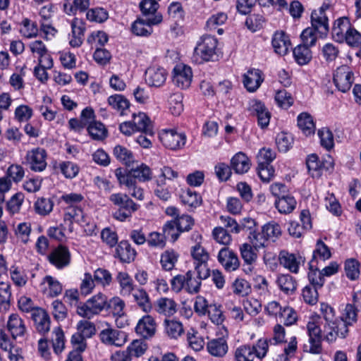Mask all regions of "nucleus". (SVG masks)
<instances>
[{"instance_id": "nucleus-41", "label": "nucleus", "mask_w": 361, "mask_h": 361, "mask_svg": "<svg viewBox=\"0 0 361 361\" xmlns=\"http://www.w3.org/2000/svg\"><path fill=\"white\" fill-rule=\"evenodd\" d=\"M206 314L211 322L216 325H221L225 320V316L221 310V305L216 303L209 304Z\"/></svg>"}, {"instance_id": "nucleus-9", "label": "nucleus", "mask_w": 361, "mask_h": 361, "mask_svg": "<svg viewBox=\"0 0 361 361\" xmlns=\"http://www.w3.org/2000/svg\"><path fill=\"white\" fill-rule=\"evenodd\" d=\"M49 262L56 268L61 269L71 263V253L67 247L59 245L49 255Z\"/></svg>"}, {"instance_id": "nucleus-59", "label": "nucleus", "mask_w": 361, "mask_h": 361, "mask_svg": "<svg viewBox=\"0 0 361 361\" xmlns=\"http://www.w3.org/2000/svg\"><path fill=\"white\" fill-rule=\"evenodd\" d=\"M23 27L20 28V32L27 38H32L37 35L38 28L37 25L35 22H31L30 20L25 18L22 22Z\"/></svg>"}, {"instance_id": "nucleus-21", "label": "nucleus", "mask_w": 361, "mask_h": 361, "mask_svg": "<svg viewBox=\"0 0 361 361\" xmlns=\"http://www.w3.org/2000/svg\"><path fill=\"white\" fill-rule=\"evenodd\" d=\"M136 131H140L142 133L153 137V127L149 117L142 112L137 114H134L132 121Z\"/></svg>"}, {"instance_id": "nucleus-38", "label": "nucleus", "mask_w": 361, "mask_h": 361, "mask_svg": "<svg viewBox=\"0 0 361 361\" xmlns=\"http://www.w3.org/2000/svg\"><path fill=\"white\" fill-rule=\"evenodd\" d=\"M298 126L306 135L313 134L315 125L312 117L307 113H302L298 116Z\"/></svg>"}, {"instance_id": "nucleus-14", "label": "nucleus", "mask_w": 361, "mask_h": 361, "mask_svg": "<svg viewBox=\"0 0 361 361\" xmlns=\"http://www.w3.org/2000/svg\"><path fill=\"white\" fill-rule=\"evenodd\" d=\"M121 175L127 176L128 179H132V181L138 180L140 182L149 181L152 178V173L150 168L145 164H142L136 168L130 170H126L121 168Z\"/></svg>"}, {"instance_id": "nucleus-22", "label": "nucleus", "mask_w": 361, "mask_h": 361, "mask_svg": "<svg viewBox=\"0 0 361 361\" xmlns=\"http://www.w3.org/2000/svg\"><path fill=\"white\" fill-rule=\"evenodd\" d=\"M72 38L69 44L72 47H79L83 42L85 27L80 19L75 18L71 22Z\"/></svg>"}, {"instance_id": "nucleus-10", "label": "nucleus", "mask_w": 361, "mask_h": 361, "mask_svg": "<svg viewBox=\"0 0 361 361\" xmlns=\"http://www.w3.org/2000/svg\"><path fill=\"white\" fill-rule=\"evenodd\" d=\"M167 71L160 66H149L145 71V81L150 87H160L166 80Z\"/></svg>"}, {"instance_id": "nucleus-28", "label": "nucleus", "mask_w": 361, "mask_h": 361, "mask_svg": "<svg viewBox=\"0 0 361 361\" xmlns=\"http://www.w3.org/2000/svg\"><path fill=\"white\" fill-rule=\"evenodd\" d=\"M328 18L326 13H318L313 11L311 14L312 27L322 35H326L329 32Z\"/></svg>"}, {"instance_id": "nucleus-36", "label": "nucleus", "mask_w": 361, "mask_h": 361, "mask_svg": "<svg viewBox=\"0 0 361 361\" xmlns=\"http://www.w3.org/2000/svg\"><path fill=\"white\" fill-rule=\"evenodd\" d=\"M90 6V0H73V3L68 1L64 3L63 9L65 13L69 16H75L77 12L83 13Z\"/></svg>"}, {"instance_id": "nucleus-15", "label": "nucleus", "mask_w": 361, "mask_h": 361, "mask_svg": "<svg viewBox=\"0 0 361 361\" xmlns=\"http://www.w3.org/2000/svg\"><path fill=\"white\" fill-rule=\"evenodd\" d=\"M218 261L228 271L236 270L240 265L237 255L227 247L219 250Z\"/></svg>"}, {"instance_id": "nucleus-26", "label": "nucleus", "mask_w": 361, "mask_h": 361, "mask_svg": "<svg viewBox=\"0 0 361 361\" xmlns=\"http://www.w3.org/2000/svg\"><path fill=\"white\" fill-rule=\"evenodd\" d=\"M154 308L159 314L171 317L177 312V304L171 298H161L156 301Z\"/></svg>"}, {"instance_id": "nucleus-51", "label": "nucleus", "mask_w": 361, "mask_h": 361, "mask_svg": "<svg viewBox=\"0 0 361 361\" xmlns=\"http://www.w3.org/2000/svg\"><path fill=\"white\" fill-rule=\"evenodd\" d=\"M318 136L320 138L321 145L326 150L330 151L334 147V135L329 128H323L319 130Z\"/></svg>"}, {"instance_id": "nucleus-2", "label": "nucleus", "mask_w": 361, "mask_h": 361, "mask_svg": "<svg viewBox=\"0 0 361 361\" xmlns=\"http://www.w3.org/2000/svg\"><path fill=\"white\" fill-rule=\"evenodd\" d=\"M109 200L114 205L119 207L118 209L114 213V217L120 221H124L130 218L132 214L139 208V205L126 194L114 193L110 195Z\"/></svg>"}, {"instance_id": "nucleus-5", "label": "nucleus", "mask_w": 361, "mask_h": 361, "mask_svg": "<svg viewBox=\"0 0 361 361\" xmlns=\"http://www.w3.org/2000/svg\"><path fill=\"white\" fill-rule=\"evenodd\" d=\"M161 14H157L154 17L145 19L137 18L131 25L132 32L141 37H148L152 32V26L159 25L162 22Z\"/></svg>"}, {"instance_id": "nucleus-18", "label": "nucleus", "mask_w": 361, "mask_h": 361, "mask_svg": "<svg viewBox=\"0 0 361 361\" xmlns=\"http://www.w3.org/2000/svg\"><path fill=\"white\" fill-rule=\"evenodd\" d=\"M31 318L34 322L36 330L42 334L47 333L50 329V317L47 312L42 308L35 309Z\"/></svg>"}, {"instance_id": "nucleus-49", "label": "nucleus", "mask_w": 361, "mask_h": 361, "mask_svg": "<svg viewBox=\"0 0 361 361\" xmlns=\"http://www.w3.org/2000/svg\"><path fill=\"white\" fill-rule=\"evenodd\" d=\"M52 345L54 351L59 354L64 348V334L60 327L55 328L52 332Z\"/></svg>"}, {"instance_id": "nucleus-33", "label": "nucleus", "mask_w": 361, "mask_h": 361, "mask_svg": "<svg viewBox=\"0 0 361 361\" xmlns=\"http://www.w3.org/2000/svg\"><path fill=\"white\" fill-rule=\"evenodd\" d=\"M296 200L294 197L286 195L275 201V207L281 214H290L296 207Z\"/></svg>"}, {"instance_id": "nucleus-1", "label": "nucleus", "mask_w": 361, "mask_h": 361, "mask_svg": "<svg viewBox=\"0 0 361 361\" xmlns=\"http://www.w3.org/2000/svg\"><path fill=\"white\" fill-rule=\"evenodd\" d=\"M320 311L324 322L322 321L326 341L332 343L338 337L344 338L348 333V326L357 321V309L353 305L348 304L345 308L344 317H336L333 307L326 303H322Z\"/></svg>"}, {"instance_id": "nucleus-8", "label": "nucleus", "mask_w": 361, "mask_h": 361, "mask_svg": "<svg viewBox=\"0 0 361 361\" xmlns=\"http://www.w3.org/2000/svg\"><path fill=\"white\" fill-rule=\"evenodd\" d=\"M192 78V72L190 66L180 63L173 69L172 81L173 84L181 89H186L190 86Z\"/></svg>"}, {"instance_id": "nucleus-42", "label": "nucleus", "mask_w": 361, "mask_h": 361, "mask_svg": "<svg viewBox=\"0 0 361 361\" xmlns=\"http://www.w3.org/2000/svg\"><path fill=\"white\" fill-rule=\"evenodd\" d=\"M164 324L165 331L171 338L177 339L184 333L182 324L178 321L165 319Z\"/></svg>"}, {"instance_id": "nucleus-23", "label": "nucleus", "mask_w": 361, "mask_h": 361, "mask_svg": "<svg viewBox=\"0 0 361 361\" xmlns=\"http://www.w3.org/2000/svg\"><path fill=\"white\" fill-rule=\"evenodd\" d=\"M350 26V23L348 18L343 17L337 19L334 22L332 27L331 35L333 39L340 43L343 42L345 36L348 30H349Z\"/></svg>"}, {"instance_id": "nucleus-19", "label": "nucleus", "mask_w": 361, "mask_h": 361, "mask_svg": "<svg viewBox=\"0 0 361 361\" xmlns=\"http://www.w3.org/2000/svg\"><path fill=\"white\" fill-rule=\"evenodd\" d=\"M271 44L274 51L281 56L286 55L288 52L291 45L288 35L283 31L275 32L272 38Z\"/></svg>"}, {"instance_id": "nucleus-24", "label": "nucleus", "mask_w": 361, "mask_h": 361, "mask_svg": "<svg viewBox=\"0 0 361 361\" xmlns=\"http://www.w3.org/2000/svg\"><path fill=\"white\" fill-rule=\"evenodd\" d=\"M252 111L257 118L258 125L262 128L267 127L270 121L271 114L265 105L260 101H255L252 105Z\"/></svg>"}, {"instance_id": "nucleus-55", "label": "nucleus", "mask_w": 361, "mask_h": 361, "mask_svg": "<svg viewBox=\"0 0 361 361\" xmlns=\"http://www.w3.org/2000/svg\"><path fill=\"white\" fill-rule=\"evenodd\" d=\"M181 199L185 204H188L192 207H197L202 202L201 196L190 189L187 190L181 195Z\"/></svg>"}, {"instance_id": "nucleus-6", "label": "nucleus", "mask_w": 361, "mask_h": 361, "mask_svg": "<svg viewBox=\"0 0 361 361\" xmlns=\"http://www.w3.org/2000/svg\"><path fill=\"white\" fill-rule=\"evenodd\" d=\"M159 139L164 146L172 150H178L184 147L186 142L185 133H178L175 130H163Z\"/></svg>"}, {"instance_id": "nucleus-43", "label": "nucleus", "mask_w": 361, "mask_h": 361, "mask_svg": "<svg viewBox=\"0 0 361 361\" xmlns=\"http://www.w3.org/2000/svg\"><path fill=\"white\" fill-rule=\"evenodd\" d=\"M159 4L155 0H142L140 3V8L142 15L147 18L154 17L157 14H161L157 12Z\"/></svg>"}, {"instance_id": "nucleus-62", "label": "nucleus", "mask_w": 361, "mask_h": 361, "mask_svg": "<svg viewBox=\"0 0 361 361\" xmlns=\"http://www.w3.org/2000/svg\"><path fill=\"white\" fill-rule=\"evenodd\" d=\"M191 255L195 262V264L207 263L209 259V254L200 243H197L192 247Z\"/></svg>"}, {"instance_id": "nucleus-50", "label": "nucleus", "mask_w": 361, "mask_h": 361, "mask_svg": "<svg viewBox=\"0 0 361 361\" xmlns=\"http://www.w3.org/2000/svg\"><path fill=\"white\" fill-rule=\"evenodd\" d=\"M278 319L286 326H290L297 321V313L288 306L283 307Z\"/></svg>"}, {"instance_id": "nucleus-56", "label": "nucleus", "mask_w": 361, "mask_h": 361, "mask_svg": "<svg viewBox=\"0 0 361 361\" xmlns=\"http://www.w3.org/2000/svg\"><path fill=\"white\" fill-rule=\"evenodd\" d=\"M264 18L259 14L250 15L245 20L246 27L252 32L262 28L264 23Z\"/></svg>"}, {"instance_id": "nucleus-44", "label": "nucleus", "mask_w": 361, "mask_h": 361, "mask_svg": "<svg viewBox=\"0 0 361 361\" xmlns=\"http://www.w3.org/2000/svg\"><path fill=\"white\" fill-rule=\"evenodd\" d=\"M108 103L113 109L121 111V114L130 106V102L123 95L117 94L110 96Z\"/></svg>"}, {"instance_id": "nucleus-3", "label": "nucleus", "mask_w": 361, "mask_h": 361, "mask_svg": "<svg viewBox=\"0 0 361 361\" xmlns=\"http://www.w3.org/2000/svg\"><path fill=\"white\" fill-rule=\"evenodd\" d=\"M106 304V295L99 293L87 300L86 302L78 305L77 312L81 317L90 319L105 310Z\"/></svg>"}, {"instance_id": "nucleus-20", "label": "nucleus", "mask_w": 361, "mask_h": 361, "mask_svg": "<svg viewBox=\"0 0 361 361\" xmlns=\"http://www.w3.org/2000/svg\"><path fill=\"white\" fill-rule=\"evenodd\" d=\"M115 176L120 185H126L130 194V195L139 200L144 199V190L142 188L138 187L135 181H132V179H128L127 176H122L121 175V168L115 170Z\"/></svg>"}, {"instance_id": "nucleus-63", "label": "nucleus", "mask_w": 361, "mask_h": 361, "mask_svg": "<svg viewBox=\"0 0 361 361\" xmlns=\"http://www.w3.org/2000/svg\"><path fill=\"white\" fill-rule=\"evenodd\" d=\"M275 100L279 106L283 109L289 108L293 103V98L291 94L284 89L280 90L276 92Z\"/></svg>"}, {"instance_id": "nucleus-30", "label": "nucleus", "mask_w": 361, "mask_h": 361, "mask_svg": "<svg viewBox=\"0 0 361 361\" xmlns=\"http://www.w3.org/2000/svg\"><path fill=\"white\" fill-rule=\"evenodd\" d=\"M276 283L279 289L286 295L294 293L297 288V282L290 274H279Z\"/></svg>"}, {"instance_id": "nucleus-52", "label": "nucleus", "mask_w": 361, "mask_h": 361, "mask_svg": "<svg viewBox=\"0 0 361 361\" xmlns=\"http://www.w3.org/2000/svg\"><path fill=\"white\" fill-rule=\"evenodd\" d=\"M108 12L103 8H94L87 11L86 18L90 21L103 23L108 19Z\"/></svg>"}, {"instance_id": "nucleus-27", "label": "nucleus", "mask_w": 361, "mask_h": 361, "mask_svg": "<svg viewBox=\"0 0 361 361\" xmlns=\"http://www.w3.org/2000/svg\"><path fill=\"white\" fill-rule=\"evenodd\" d=\"M120 286V293L123 296H129L135 289L133 279L127 272L119 271L116 277Z\"/></svg>"}, {"instance_id": "nucleus-61", "label": "nucleus", "mask_w": 361, "mask_h": 361, "mask_svg": "<svg viewBox=\"0 0 361 361\" xmlns=\"http://www.w3.org/2000/svg\"><path fill=\"white\" fill-rule=\"evenodd\" d=\"M10 276L14 284L18 287H23L27 283V275L18 267H11L10 269Z\"/></svg>"}, {"instance_id": "nucleus-25", "label": "nucleus", "mask_w": 361, "mask_h": 361, "mask_svg": "<svg viewBox=\"0 0 361 361\" xmlns=\"http://www.w3.org/2000/svg\"><path fill=\"white\" fill-rule=\"evenodd\" d=\"M262 81V73L258 69L250 70L244 75L243 84L249 92L256 91Z\"/></svg>"}, {"instance_id": "nucleus-60", "label": "nucleus", "mask_w": 361, "mask_h": 361, "mask_svg": "<svg viewBox=\"0 0 361 361\" xmlns=\"http://www.w3.org/2000/svg\"><path fill=\"white\" fill-rule=\"evenodd\" d=\"M53 202L49 198H39L35 203V209L40 215H47L53 209Z\"/></svg>"}, {"instance_id": "nucleus-17", "label": "nucleus", "mask_w": 361, "mask_h": 361, "mask_svg": "<svg viewBox=\"0 0 361 361\" xmlns=\"http://www.w3.org/2000/svg\"><path fill=\"white\" fill-rule=\"evenodd\" d=\"M6 327L13 339L24 336L27 332L25 322L17 314H11L8 317Z\"/></svg>"}, {"instance_id": "nucleus-16", "label": "nucleus", "mask_w": 361, "mask_h": 361, "mask_svg": "<svg viewBox=\"0 0 361 361\" xmlns=\"http://www.w3.org/2000/svg\"><path fill=\"white\" fill-rule=\"evenodd\" d=\"M136 255L137 252L130 243L121 240L116 247L114 257L119 259L122 263L130 264L135 260Z\"/></svg>"}, {"instance_id": "nucleus-48", "label": "nucleus", "mask_w": 361, "mask_h": 361, "mask_svg": "<svg viewBox=\"0 0 361 361\" xmlns=\"http://www.w3.org/2000/svg\"><path fill=\"white\" fill-rule=\"evenodd\" d=\"M252 245L245 243L240 247V251L244 262L248 264H252L257 259V255Z\"/></svg>"}, {"instance_id": "nucleus-13", "label": "nucleus", "mask_w": 361, "mask_h": 361, "mask_svg": "<svg viewBox=\"0 0 361 361\" xmlns=\"http://www.w3.org/2000/svg\"><path fill=\"white\" fill-rule=\"evenodd\" d=\"M46 157L45 149L37 147L27 152L26 159L32 171H42L47 166Z\"/></svg>"}, {"instance_id": "nucleus-57", "label": "nucleus", "mask_w": 361, "mask_h": 361, "mask_svg": "<svg viewBox=\"0 0 361 361\" xmlns=\"http://www.w3.org/2000/svg\"><path fill=\"white\" fill-rule=\"evenodd\" d=\"M163 233L166 239L170 238L173 242H175L181 233V232L178 230V226L174 220L167 221L163 227Z\"/></svg>"}, {"instance_id": "nucleus-7", "label": "nucleus", "mask_w": 361, "mask_h": 361, "mask_svg": "<svg viewBox=\"0 0 361 361\" xmlns=\"http://www.w3.org/2000/svg\"><path fill=\"white\" fill-rule=\"evenodd\" d=\"M333 80L339 91L346 92L350 89L353 82V73L349 66H341L336 68Z\"/></svg>"}, {"instance_id": "nucleus-64", "label": "nucleus", "mask_w": 361, "mask_h": 361, "mask_svg": "<svg viewBox=\"0 0 361 361\" xmlns=\"http://www.w3.org/2000/svg\"><path fill=\"white\" fill-rule=\"evenodd\" d=\"M255 356L250 345H243L238 348L235 353L236 361H252Z\"/></svg>"}, {"instance_id": "nucleus-39", "label": "nucleus", "mask_w": 361, "mask_h": 361, "mask_svg": "<svg viewBox=\"0 0 361 361\" xmlns=\"http://www.w3.org/2000/svg\"><path fill=\"white\" fill-rule=\"evenodd\" d=\"M178 254L173 250H167L161 255V264L166 271H171L173 269L178 259Z\"/></svg>"}, {"instance_id": "nucleus-29", "label": "nucleus", "mask_w": 361, "mask_h": 361, "mask_svg": "<svg viewBox=\"0 0 361 361\" xmlns=\"http://www.w3.org/2000/svg\"><path fill=\"white\" fill-rule=\"evenodd\" d=\"M231 167L236 173L243 174L250 169V162L245 154L238 152L232 157Z\"/></svg>"}, {"instance_id": "nucleus-45", "label": "nucleus", "mask_w": 361, "mask_h": 361, "mask_svg": "<svg viewBox=\"0 0 361 361\" xmlns=\"http://www.w3.org/2000/svg\"><path fill=\"white\" fill-rule=\"evenodd\" d=\"M262 232L267 240L273 242L281 235V226L274 222H269L262 227Z\"/></svg>"}, {"instance_id": "nucleus-40", "label": "nucleus", "mask_w": 361, "mask_h": 361, "mask_svg": "<svg viewBox=\"0 0 361 361\" xmlns=\"http://www.w3.org/2000/svg\"><path fill=\"white\" fill-rule=\"evenodd\" d=\"M113 153L118 160L126 166H130L134 162V156L132 152L123 146L116 145L114 148Z\"/></svg>"}, {"instance_id": "nucleus-11", "label": "nucleus", "mask_w": 361, "mask_h": 361, "mask_svg": "<svg viewBox=\"0 0 361 361\" xmlns=\"http://www.w3.org/2000/svg\"><path fill=\"white\" fill-rule=\"evenodd\" d=\"M99 338L102 343L115 346H122L127 341L126 332L111 328L102 330L99 334Z\"/></svg>"}, {"instance_id": "nucleus-46", "label": "nucleus", "mask_w": 361, "mask_h": 361, "mask_svg": "<svg viewBox=\"0 0 361 361\" xmlns=\"http://www.w3.org/2000/svg\"><path fill=\"white\" fill-rule=\"evenodd\" d=\"M306 165L309 173L313 178L321 176V161L317 154L309 155L306 160Z\"/></svg>"}, {"instance_id": "nucleus-12", "label": "nucleus", "mask_w": 361, "mask_h": 361, "mask_svg": "<svg viewBox=\"0 0 361 361\" xmlns=\"http://www.w3.org/2000/svg\"><path fill=\"white\" fill-rule=\"evenodd\" d=\"M157 331L155 319L149 314H146L139 319L135 332L145 339L152 338Z\"/></svg>"}, {"instance_id": "nucleus-53", "label": "nucleus", "mask_w": 361, "mask_h": 361, "mask_svg": "<svg viewBox=\"0 0 361 361\" xmlns=\"http://www.w3.org/2000/svg\"><path fill=\"white\" fill-rule=\"evenodd\" d=\"M331 256V253L329 247L322 240H318L317 241L316 248L313 252L312 259L310 263H313L317 257L322 260H326L329 259Z\"/></svg>"}, {"instance_id": "nucleus-35", "label": "nucleus", "mask_w": 361, "mask_h": 361, "mask_svg": "<svg viewBox=\"0 0 361 361\" xmlns=\"http://www.w3.org/2000/svg\"><path fill=\"white\" fill-rule=\"evenodd\" d=\"M280 264L293 273H298L300 262L294 254L281 251L279 254Z\"/></svg>"}, {"instance_id": "nucleus-54", "label": "nucleus", "mask_w": 361, "mask_h": 361, "mask_svg": "<svg viewBox=\"0 0 361 361\" xmlns=\"http://www.w3.org/2000/svg\"><path fill=\"white\" fill-rule=\"evenodd\" d=\"M345 271L350 280H355L360 275V263L355 259H348L345 262Z\"/></svg>"}, {"instance_id": "nucleus-32", "label": "nucleus", "mask_w": 361, "mask_h": 361, "mask_svg": "<svg viewBox=\"0 0 361 361\" xmlns=\"http://www.w3.org/2000/svg\"><path fill=\"white\" fill-rule=\"evenodd\" d=\"M131 295L138 307L142 310L147 313L150 312L152 308V305L149 295L145 289L136 287Z\"/></svg>"}, {"instance_id": "nucleus-47", "label": "nucleus", "mask_w": 361, "mask_h": 361, "mask_svg": "<svg viewBox=\"0 0 361 361\" xmlns=\"http://www.w3.org/2000/svg\"><path fill=\"white\" fill-rule=\"evenodd\" d=\"M87 130L94 140H102L106 137L107 131L104 124L101 122L94 121L90 123Z\"/></svg>"}, {"instance_id": "nucleus-34", "label": "nucleus", "mask_w": 361, "mask_h": 361, "mask_svg": "<svg viewBox=\"0 0 361 361\" xmlns=\"http://www.w3.org/2000/svg\"><path fill=\"white\" fill-rule=\"evenodd\" d=\"M293 54L295 61L300 66L307 64L312 59V51L310 47L299 44L293 50Z\"/></svg>"}, {"instance_id": "nucleus-37", "label": "nucleus", "mask_w": 361, "mask_h": 361, "mask_svg": "<svg viewBox=\"0 0 361 361\" xmlns=\"http://www.w3.org/2000/svg\"><path fill=\"white\" fill-rule=\"evenodd\" d=\"M125 302L119 297L115 296L107 300L106 310L111 313L114 317H122L124 316Z\"/></svg>"}, {"instance_id": "nucleus-58", "label": "nucleus", "mask_w": 361, "mask_h": 361, "mask_svg": "<svg viewBox=\"0 0 361 361\" xmlns=\"http://www.w3.org/2000/svg\"><path fill=\"white\" fill-rule=\"evenodd\" d=\"M59 168L61 172L66 178H73L79 173V166L72 161H63L60 163Z\"/></svg>"}, {"instance_id": "nucleus-31", "label": "nucleus", "mask_w": 361, "mask_h": 361, "mask_svg": "<svg viewBox=\"0 0 361 361\" xmlns=\"http://www.w3.org/2000/svg\"><path fill=\"white\" fill-rule=\"evenodd\" d=\"M208 352L214 357H223L228 351L226 340L224 337L214 338L207 345Z\"/></svg>"}, {"instance_id": "nucleus-4", "label": "nucleus", "mask_w": 361, "mask_h": 361, "mask_svg": "<svg viewBox=\"0 0 361 361\" xmlns=\"http://www.w3.org/2000/svg\"><path fill=\"white\" fill-rule=\"evenodd\" d=\"M217 39L211 35L204 36L195 47V53L204 61L217 60Z\"/></svg>"}]
</instances>
